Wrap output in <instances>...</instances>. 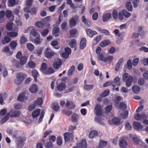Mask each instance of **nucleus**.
Returning a JSON list of instances; mask_svg holds the SVG:
<instances>
[{"label": "nucleus", "mask_w": 148, "mask_h": 148, "mask_svg": "<svg viewBox=\"0 0 148 148\" xmlns=\"http://www.w3.org/2000/svg\"><path fill=\"white\" fill-rule=\"evenodd\" d=\"M122 80L123 82H125L126 86L129 87L132 85L133 77L131 75L129 76L128 73H125L122 76Z\"/></svg>", "instance_id": "obj_1"}, {"label": "nucleus", "mask_w": 148, "mask_h": 148, "mask_svg": "<svg viewBox=\"0 0 148 148\" xmlns=\"http://www.w3.org/2000/svg\"><path fill=\"white\" fill-rule=\"evenodd\" d=\"M45 56L47 58H51L53 56L56 55V53L52 51L49 47L47 48L44 50Z\"/></svg>", "instance_id": "obj_2"}, {"label": "nucleus", "mask_w": 148, "mask_h": 148, "mask_svg": "<svg viewBox=\"0 0 148 148\" xmlns=\"http://www.w3.org/2000/svg\"><path fill=\"white\" fill-rule=\"evenodd\" d=\"M64 140L66 142L72 141L73 138V133L70 132H66L64 134Z\"/></svg>", "instance_id": "obj_3"}, {"label": "nucleus", "mask_w": 148, "mask_h": 148, "mask_svg": "<svg viewBox=\"0 0 148 148\" xmlns=\"http://www.w3.org/2000/svg\"><path fill=\"white\" fill-rule=\"evenodd\" d=\"M95 114L97 116H101L102 114V110L101 106L99 104H96L95 107Z\"/></svg>", "instance_id": "obj_4"}, {"label": "nucleus", "mask_w": 148, "mask_h": 148, "mask_svg": "<svg viewBox=\"0 0 148 148\" xmlns=\"http://www.w3.org/2000/svg\"><path fill=\"white\" fill-rule=\"evenodd\" d=\"M8 113L11 117H18L21 114V112L19 111L14 110H11Z\"/></svg>", "instance_id": "obj_5"}, {"label": "nucleus", "mask_w": 148, "mask_h": 148, "mask_svg": "<svg viewBox=\"0 0 148 148\" xmlns=\"http://www.w3.org/2000/svg\"><path fill=\"white\" fill-rule=\"evenodd\" d=\"M66 101V103L65 104L66 107L70 109H73L75 108V105L72 101L70 100H67Z\"/></svg>", "instance_id": "obj_6"}, {"label": "nucleus", "mask_w": 148, "mask_h": 148, "mask_svg": "<svg viewBox=\"0 0 148 148\" xmlns=\"http://www.w3.org/2000/svg\"><path fill=\"white\" fill-rule=\"evenodd\" d=\"M87 147L86 143L85 140H82L81 142L78 143L76 146L73 148H85Z\"/></svg>", "instance_id": "obj_7"}, {"label": "nucleus", "mask_w": 148, "mask_h": 148, "mask_svg": "<svg viewBox=\"0 0 148 148\" xmlns=\"http://www.w3.org/2000/svg\"><path fill=\"white\" fill-rule=\"evenodd\" d=\"M18 139L19 140L17 145V148H22L24 145V142L26 140V138L23 136L19 137Z\"/></svg>", "instance_id": "obj_8"}, {"label": "nucleus", "mask_w": 148, "mask_h": 148, "mask_svg": "<svg viewBox=\"0 0 148 148\" xmlns=\"http://www.w3.org/2000/svg\"><path fill=\"white\" fill-rule=\"evenodd\" d=\"M133 126L135 130H140L142 129L143 127L140 123L137 122H134Z\"/></svg>", "instance_id": "obj_9"}, {"label": "nucleus", "mask_w": 148, "mask_h": 148, "mask_svg": "<svg viewBox=\"0 0 148 148\" xmlns=\"http://www.w3.org/2000/svg\"><path fill=\"white\" fill-rule=\"evenodd\" d=\"M86 32L88 36L90 37H92L93 36L97 34V32L95 31L87 28L86 29Z\"/></svg>", "instance_id": "obj_10"}, {"label": "nucleus", "mask_w": 148, "mask_h": 148, "mask_svg": "<svg viewBox=\"0 0 148 148\" xmlns=\"http://www.w3.org/2000/svg\"><path fill=\"white\" fill-rule=\"evenodd\" d=\"M62 64L61 61L60 59L55 60L53 64L54 68L56 69H58Z\"/></svg>", "instance_id": "obj_11"}, {"label": "nucleus", "mask_w": 148, "mask_h": 148, "mask_svg": "<svg viewBox=\"0 0 148 148\" xmlns=\"http://www.w3.org/2000/svg\"><path fill=\"white\" fill-rule=\"evenodd\" d=\"M29 91L32 93H36L38 90L37 86L35 84L32 85L29 88Z\"/></svg>", "instance_id": "obj_12"}, {"label": "nucleus", "mask_w": 148, "mask_h": 148, "mask_svg": "<svg viewBox=\"0 0 148 148\" xmlns=\"http://www.w3.org/2000/svg\"><path fill=\"white\" fill-rule=\"evenodd\" d=\"M135 118L136 120H139L142 119H147V117L144 114L140 115L139 114H138L135 115Z\"/></svg>", "instance_id": "obj_13"}, {"label": "nucleus", "mask_w": 148, "mask_h": 148, "mask_svg": "<svg viewBox=\"0 0 148 148\" xmlns=\"http://www.w3.org/2000/svg\"><path fill=\"white\" fill-rule=\"evenodd\" d=\"M69 46L71 48H74V50H75L76 49L77 42L75 40L73 39L70 42L69 44Z\"/></svg>", "instance_id": "obj_14"}, {"label": "nucleus", "mask_w": 148, "mask_h": 148, "mask_svg": "<svg viewBox=\"0 0 148 148\" xmlns=\"http://www.w3.org/2000/svg\"><path fill=\"white\" fill-rule=\"evenodd\" d=\"M86 40L85 38H82L81 40L80 44V48L81 49H83L86 46Z\"/></svg>", "instance_id": "obj_15"}, {"label": "nucleus", "mask_w": 148, "mask_h": 148, "mask_svg": "<svg viewBox=\"0 0 148 148\" xmlns=\"http://www.w3.org/2000/svg\"><path fill=\"white\" fill-rule=\"evenodd\" d=\"M132 90L135 94H138L140 90V88L138 85H134L132 88Z\"/></svg>", "instance_id": "obj_16"}, {"label": "nucleus", "mask_w": 148, "mask_h": 148, "mask_svg": "<svg viewBox=\"0 0 148 148\" xmlns=\"http://www.w3.org/2000/svg\"><path fill=\"white\" fill-rule=\"evenodd\" d=\"M30 34L35 38H39L40 37L39 34L36 32V29H32L30 32Z\"/></svg>", "instance_id": "obj_17"}, {"label": "nucleus", "mask_w": 148, "mask_h": 148, "mask_svg": "<svg viewBox=\"0 0 148 148\" xmlns=\"http://www.w3.org/2000/svg\"><path fill=\"white\" fill-rule=\"evenodd\" d=\"M82 21L88 27H89L91 25L90 21L86 19L84 16L82 17Z\"/></svg>", "instance_id": "obj_18"}, {"label": "nucleus", "mask_w": 148, "mask_h": 148, "mask_svg": "<svg viewBox=\"0 0 148 148\" xmlns=\"http://www.w3.org/2000/svg\"><path fill=\"white\" fill-rule=\"evenodd\" d=\"M27 99V97L26 96V94L25 93H23L18 96L17 99L18 100L23 102Z\"/></svg>", "instance_id": "obj_19"}, {"label": "nucleus", "mask_w": 148, "mask_h": 148, "mask_svg": "<svg viewBox=\"0 0 148 148\" xmlns=\"http://www.w3.org/2000/svg\"><path fill=\"white\" fill-rule=\"evenodd\" d=\"M111 17V14L110 13L105 14L103 16V20L104 22H106L109 20Z\"/></svg>", "instance_id": "obj_20"}, {"label": "nucleus", "mask_w": 148, "mask_h": 148, "mask_svg": "<svg viewBox=\"0 0 148 148\" xmlns=\"http://www.w3.org/2000/svg\"><path fill=\"white\" fill-rule=\"evenodd\" d=\"M40 109L36 110L32 112V116L34 118H36L39 116L40 113Z\"/></svg>", "instance_id": "obj_21"}, {"label": "nucleus", "mask_w": 148, "mask_h": 148, "mask_svg": "<svg viewBox=\"0 0 148 148\" xmlns=\"http://www.w3.org/2000/svg\"><path fill=\"white\" fill-rule=\"evenodd\" d=\"M2 52L7 53L8 56L11 55L12 54V52L10 51L9 47L7 46L3 48Z\"/></svg>", "instance_id": "obj_22"}, {"label": "nucleus", "mask_w": 148, "mask_h": 148, "mask_svg": "<svg viewBox=\"0 0 148 148\" xmlns=\"http://www.w3.org/2000/svg\"><path fill=\"white\" fill-rule=\"evenodd\" d=\"M60 29L58 27H55L52 29L53 34L55 35V36L58 37L59 35Z\"/></svg>", "instance_id": "obj_23"}, {"label": "nucleus", "mask_w": 148, "mask_h": 148, "mask_svg": "<svg viewBox=\"0 0 148 148\" xmlns=\"http://www.w3.org/2000/svg\"><path fill=\"white\" fill-rule=\"evenodd\" d=\"M16 78L22 81L26 77V75L21 73H18L16 74Z\"/></svg>", "instance_id": "obj_24"}, {"label": "nucleus", "mask_w": 148, "mask_h": 148, "mask_svg": "<svg viewBox=\"0 0 148 148\" xmlns=\"http://www.w3.org/2000/svg\"><path fill=\"white\" fill-rule=\"evenodd\" d=\"M112 123L115 125H118L121 124L120 119L118 117H115L112 120Z\"/></svg>", "instance_id": "obj_25"}, {"label": "nucleus", "mask_w": 148, "mask_h": 148, "mask_svg": "<svg viewBox=\"0 0 148 148\" xmlns=\"http://www.w3.org/2000/svg\"><path fill=\"white\" fill-rule=\"evenodd\" d=\"M110 41L108 40H105L99 43L100 46L101 47H104L110 43Z\"/></svg>", "instance_id": "obj_26"}, {"label": "nucleus", "mask_w": 148, "mask_h": 148, "mask_svg": "<svg viewBox=\"0 0 148 148\" xmlns=\"http://www.w3.org/2000/svg\"><path fill=\"white\" fill-rule=\"evenodd\" d=\"M75 67L74 65L72 66L69 68L68 72V75L69 76H71L75 71Z\"/></svg>", "instance_id": "obj_27"}, {"label": "nucleus", "mask_w": 148, "mask_h": 148, "mask_svg": "<svg viewBox=\"0 0 148 148\" xmlns=\"http://www.w3.org/2000/svg\"><path fill=\"white\" fill-rule=\"evenodd\" d=\"M13 61L14 63H15V65L17 68L21 69L23 68V65L21 64L20 62L19 63L18 61L15 60H13Z\"/></svg>", "instance_id": "obj_28"}, {"label": "nucleus", "mask_w": 148, "mask_h": 148, "mask_svg": "<svg viewBox=\"0 0 148 148\" xmlns=\"http://www.w3.org/2000/svg\"><path fill=\"white\" fill-rule=\"evenodd\" d=\"M123 58H121L119 60V61L117 63L116 67L115 69V71H119V68H120V67L123 62Z\"/></svg>", "instance_id": "obj_29"}, {"label": "nucleus", "mask_w": 148, "mask_h": 148, "mask_svg": "<svg viewBox=\"0 0 148 148\" xmlns=\"http://www.w3.org/2000/svg\"><path fill=\"white\" fill-rule=\"evenodd\" d=\"M7 97V96L5 93L0 95V103L1 105L3 103V99H6Z\"/></svg>", "instance_id": "obj_30"}, {"label": "nucleus", "mask_w": 148, "mask_h": 148, "mask_svg": "<svg viewBox=\"0 0 148 148\" xmlns=\"http://www.w3.org/2000/svg\"><path fill=\"white\" fill-rule=\"evenodd\" d=\"M18 35V32H11L7 33V36L12 38L16 37Z\"/></svg>", "instance_id": "obj_31"}, {"label": "nucleus", "mask_w": 148, "mask_h": 148, "mask_svg": "<svg viewBox=\"0 0 148 148\" xmlns=\"http://www.w3.org/2000/svg\"><path fill=\"white\" fill-rule=\"evenodd\" d=\"M126 6L127 10L130 11H131L132 10L133 7L130 1H127L126 3Z\"/></svg>", "instance_id": "obj_32"}, {"label": "nucleus", "mask_w": 148, "mask_h": 148, "mask_svg": "<svg viewBox=\"0 0 148 148\" xmlns=\"http://www.w3.org/2000/svg\"><path fill=\"white\" fill-rule=\"evenodd\" d=\"M47 64L45 63H42L41 65V68L40 69V71L44 73L46 71L47 69Z\"/></svg>", "instance_id": "obj_33"}, {"label": "nucleus", "mask_w": 148, "mask_h": 148, "mask_svg": "<svg viewBox=\"0 0 148 148\" xmlns=\"http://www.w3.org/2000/svg\"><path fill=\"white\" fill-rule=\"evenodd\" d=\"M98 134V132L96 131H91L89 134V137L91 138H92L96 136Z\"/></svg>", "instance_id": "obj_34"}, {"label": "nucleus", "mask_w": 148, "mask_h": 148, "mask_svg": "<svg viewBox=\"0 0 148 148\" xmlns=\"http://www.w3.org/2000/svg\"><path fill=\"white\" fill-rule=\"evenodd\" d=\"M66 87L65 84L63 83H61L57 87V89L58 90L61 91L64 90Z\"/></svg>", "instance_id": "obj_35"}, {"label": "nucleus", "mask_w": 148, "mask_h": 148, "mask_svg": "<svg viewBox=\"0 0 148 148\" xmlns=\"http://www.w3.org/2000/svg\"><path fill=\"white\" fill-rule=\"evenodd\" d=\"M120 146L123 148H125L127 145V144L124 140H122L119 143Z\"/></svg>", "instance_id": "obj_36"}, {"label": "nucleus", "mask_w": 148, "mask_h": 148, "mask_svg": "<svg viewBox=\"0 0 148 148\" xmlns=\"http://www.w3.org/2000/svg\"><path fill=\"white\" fill-rule=\"evenodd\" d=\"M20 62L21 64L23 65L25 64L27 62V58L26 56H23L20 59Z\"/></svg>", "instance_id": "obj_37"}, {"label": "nucleus", "mask_w": 148, "mask_h": 148, "mask_svg": "<svg viewBox=\"0 0 148 148\" xmlns=\"http://www.w3.org/2000/svg\"><path fill=\"white\" fill-rule=\"evenodd\" d=\"M32 74L34 78V79L36 82L37 81L36 77L39 75L37 71L35 70H33L32 71Z\"/></svg>", "instance_id": "obj_38"}, {"label": "nucleus", "mask_w": 148, "mask_h": 148, "mask_svg": "<svg viewBox=\"0 0 148 148\" xmlns=\"http://www.w3.org/2000/svg\"><path fill=\"white\" fill-rule=\"evenodd\" d=\"M16 4L15 0H8V6L9 7H12Z\"/></svg>", "instance_id": "obj_39"}, {"label": "nucleus", "mask_w": 148, "mask_h": 148, "mask_svg": "<svg viewBox=\"0 0 148 148\" xmlns=\"http://www.w3.org/2000/svg\"><path fill=\"white\" fill-rule=\"evenodd\" d=\"M69 23L70 27H72L76 25V20L74 19L71 18L70 20Z\"/></svg>", "instance_id": "obj_40"}, {"label": "nucleus", "mask_w": 148, "mask_h": 148, "mask_svg": "<svg viewBox=\"0 0 148 148\" xmlns=\"http://www.w3.org/2000/svg\"><path fill=\"white\" fill-rule=\"evenodd\" d=\"M27 49L30 51H33L34 48V46L33 45L30 43H28L26 45Z\"/></svg>", "instance_id": "obj_41"}, {"label": "nucleus", "mask_w": 148, "mask_h": 148, "mask_svg": "<svg viewBox=\"0 0 148 148\" xmlns=\"http://www.w3.org/2000/svg\"><path fill=\"white\" fill-rule=\"evenodd\" d=\"M35 25L39 28H42L44 27V25L41 22L38 21L35 23Z\"/></svg>", "instance_id": "obj_42"}, {"label": "nucleus", "mask_w": 148, "mask_h": 148, "mask_svg": "<svg viewBox=\"0 0 148 148\" xmlns=\"http://www.w3.org/2000/svg\"><path fill=\"white\" fill-rule=\"evenodd\" d=\"M9 118V114L8 113L5 117L2 119L0 121L1 124H3Z\"/></svg>", "instance_id": "obj_43"}, {"label": "nucleus", "mask_w": 148, "mask_h": 148, "mask_svg": "<svg viewBox=\"0 0 148 148\" xmlns=\"http://www.w3.org/2000/svg\"><path fill=\"white\" fill-rule=\"evenodd\" d=\"M119 107L120 109L123 110H125L127 108L126 104L124 102H121L120 103Z\"/></svg>", "instance_id": "obj_44"}, {"label": "nucleus", "mask_w": 148, "mask_h": 148, "mask_svg": "<svg viewBox=\"0 0 148 148\" xmlns=\"http://www.w3.org/2000/svg\"><path fill=\"white\" fill-rule=\"evenodd\" d=\"M122 11L123 14L126 18H128L131 15V14L128 12L126 10H123Z\"/></svg>", "instance_id": "obj_45"}, {"label": "nucleus", "mask_w": 148, "mask_h": 148, "mask_svg": "<svg viewBox=\"0 0 148 148\" xmlns=\"http://www.w3.org/2000/svg\"><path fill=\"white\" fill-rule=\"evenodd\" d=\"M120 78L119 77H115L114 79V82L116 86H120V84L119 82Z\"/></svg>", "instance_id": "obj_46"}, {"label": "nucleus", "mask_w": 148, "mask_h": 148, "mask_svg": "<svg viewBox=\"0 0 148 148\" xmlns=\"http://www.w3.org/2000/svg\"><path fill=\"white\" fill-rule=\"evenodd\" d=\"M27 41V39L26 37L24 36H23L21 37L20 39V43L21 44H23L26 42Z\"/></svg>", "instance_id": "obj_47"}, {"label": "nucleus", "mask_w": 148, "mask_h": 148, "mask_svg": "<svg viewBox=\"0 0 148 148\" xmlns=\"http://www.w3.org/2000/svg\"><path fill=\"white\" fill-rule=\"evenodd\" d=\"M43 100L41 98H39L38 99L35 101L36 104L38 105H41L42 103Z\"/></svg>", "instance_id": "obj_48"}, {"label": "nucleus", "mask_w": 148, "mask_h": 148, "mask_svg": "<svg viewBox=\"0 0 148 148\" xmlns=\"http://www.w3.org/2000/svg\"><path fill=\"white\" fill-rule=\"evenodd\" d=\"M97 58L99 60L105 62V57H104L102 54H98L97 56Z\"/></svg>", "instance_id": "obj_49"}, {"label": "nucleus", "mask_w": 148, "mask_h": 148, "mask_svg": "<svg viewBox=\"0 0 148 148\" xmlns=\"http://www.w3.org/2000/svg\"><path fill=\"white\" fill-rule=\"evenodd\" d=\"M84 90H89L93 88V85H87L86 84L84 87Z\"/></svg>", "instance_id": "obj_50"}, {"label": "nucleus", "mask_w": 148, "mask_h": 148, "mask_svg": "<svg viewBox=\"0 0 148 148\" xmlns=\"http://www.w3.org/2000/svg\"><path fill=\"white\" fill-rule=\"evenodd\" d=\"M107 144V142L106 141L101 140L99 142V147H105Z\"/></svg>", "instance_id": "obj_51"}, {"label": "nucleus", "mask_w": 148, "mask_h": 148, "mask_svg": "<svg viewBox=\"0 0 148 148\" xmlns=\"http://www.w3.org/2000/svg\"><path fill=\"white\" fill-rule=\"evenodd\" d=\"M10 45L11 49H14L17 46V43L14 41H12L10 43Z\"/></svg>", "instance_id": "obj_52"}, {"label": "nucleus", "mask_w": 148, "mask_h": 148, "mask_svg": "<svg viewBox=\"0 0 148 148\" xmlns=\"http://www.w3.org/2000/svg\"><path fill=\"white\" fill-rule=\"evenodd\" d=\"M113 57L112 56H108L107 57H105V62H110L112 61Z\"/></svg>", "instance_id": "obj_53"}, {"label": "nucleus", "mask_w": 148, "mask_h": 148, "mask_svg": "<svg viewBox=\"0 0 148 148\" xmlns=\"http://www.w3.org/2000/svg\"><path fill=\"white\" fill-rule=\"evenodd\" d=\"M54 72V70L52 68H49L47 71L44 72V74L46 75L50 74L53 73Z\"/></svg>", "instance_id": "obj_54"}, {"label": "nucleus", "mask_w": 148, "mask_h": 148, "mask_svg": "<svg viewBox=\"0 0 148 148\" xmlns=\"http://www.w3.org/2000/svg\"><path fill=\"white\" fill-rule=\"evenodd\" d=\"M112 16L113 18L115 19H116L117 18L118 14L116 10H114L112 12Z\"/></svg>", "instance_id": "obj_55"}, {"label": "nucleus", "mask_w": 148, "mask_h": 148, "mask_svg": "<svg viewBox=\"0 0 148 148\" xmlns=\"http://www.w3.org/2000/svg\"><path fill=\"white\" fill-rule=\"evenodd\" d=\"M127 68L129 69H131L132 68V61L129 60L127 62Z\"/></svg>", "instance_id": "obj_56"}, {"label": "nucleus", "mask_w": 148, "mask_h": 148, "mask_svg": "<svg viewBox=\"0 0 148 148\" xmlns=\"http://www.w3.org/2000/svg\"><path fill=\"white\" fill-rule=\"evenodd\" d=\"M128 112L125 111L123 114H121V117L123 119H126L128 117Z\"/></svg>", "instance_id": "obj_57"}, {"label": "nucleus", "mask_w": 148, "mask_h": 148, "mask_svg": "<svg viewBox=\"0 0 148 148\" xmlns=\"http://www.w3.org/2000/svg\"><path fill=\"white\" fill-rule=\"evenodd\" d=\"M28 65L29 67L34 68L36 66V64L32 61H30L28 63Z\"/></svg>", "instance_id": "obj_58"}, {"label": "nucleus", "mask_w": 148, "mask_h": 148, "mask_svg": "<svg viewBox=\"0 0 148 148\" xmlns=\"http://www.w3.org/2000/svg\"><path fill=\"white\" fill-rule=\"evenodd\" d=\"M77 32V30L75 29H71L70 31V34L71 36H73Z\"/></svg>", "instance_id": "obj_59"}, {"label": "nucleus", "mask_w": 148, "mask_h": 148, "mask_svg": "<svg viewBox=\"0 0 148 148\" xmlns=\"http://www.w3.org/2000/svg\"><path fill=\"white\" fill-rule=\"evenodd\" d=\"M53 146V144L51 141L47 142L45 144V146L46 148H51Z\"/></svg>", "instance_id": "obj_60"}, {"label": "nucleus", "mask_w": 148, "mask_h": 148, "mask_svg": "<svg viewBox=\"0 0 148 148\" xmlns=\"http://www.w3.org/2000/svg\"><path fill=\"white\" fill-rule=\"evenodd\" d=\"M109 91L108 90L104 91L101 94V96L102 97H105L108 96L109 94Z\"/></svg>", "instance_id": "obj_61"}, {"label": "nucleus", "mask_w": 148, "mask_h": 148, "mask_svg": "<svg viewBox=\"0 0 148 148\" xmlns=\"http://www.w3.org/2000/svg\"><path fill=\"white\" fill-rule=\"evenodd\" d=\"M62 111L63 113L68 116H69L72 114V112L71 111L67 110L65 112L62 110Z\"/></svg>", "instance_id": "obj_62"}, {"label": "nucleus", "mask_w": 148, "mask_h": 148, "mask_svg": "<svg viewBox=\"0 0 148 148\" xmlns=\"http://www.w3.org/2000/svg\"><path fill=\"white\" fill-rule=\"evenodd\" d=\"M57 144L59 145H61L62 144V138L58 137L57 139Z\"/></svg>", "instance_id": "obj_63"}, {"label": "nucleus", "mask_w": 148, "mask_h": 148, "mask_svg": "<svg viewBox=\"0 0 148 148\" xmlns=\"http://www.w3.org/2000/svg\"><path fill=\"white\" fill-rule=\"evenodd\" d=\"M138 82L140 85L142 86L144 84L145 81L142 78H140L138 80Z\"/></svg>", "instance_id": "obj_64"}]
</instances>
